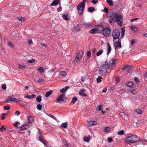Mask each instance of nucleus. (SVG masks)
<instances>
[{
  "mask_svg": "<svg viewBox=\"0 0 147 147\" xmlns=\"http://www.w3.org/2000/svg\"><path fill=\"white\" fill-rule=\"evenodd\" d=\"M62 17L65 20L67 21L69 20V18H68V16L67 14H64L62 16Z\"/></svg>",
  "mask_w": 147,
  "mask_h": 147,
  "instance_id": "obj_34",
  "label": "nucleus"
},
{
  "mask_svg": "<svg viewBox=\"0 0 147 147\" xmlns=\"http://www.w3.org/2000/svg\"><path fill=\"white\" fill-rule=\"evenodd\" d=\"M116 61L115 58H113L108 61L106 60L105 62L106 64L108 69L111 70V71L108 72V73H110L112 70L115 68L116 65L115 62Z\"/></svg>",
  "mask_w": 147,
  "mask_h": 147,
  "instance_id": "obj_2",
  "label": "nucleus"
},
{
  "mask_svg": "<svg viewBox=\"0 0 147 147\" xmlns=\"http://www.w3.org/2000/svg\"><path fill=\"white\" fill-rule=\"evenodd\" d=\"M21 113L20 111L18 110L15 113V115H17L18 116Z\"/></svg>",
  "mask_w": 147,
  "mask_h": 147,
  "instance_id": "obj_60",
  "label": "nucleus"
},
{
  "mask_svg": "<svg viewBox=\"0 0 147 147\" xmlns=\"http://www.w3.org/2000/svg\"><path fill=\"white\" fill-rule=\"evenodd\" d=\"M103 51L102 49L100 50L96 54V55L97 56L100 55L102 54Z\"/></svg>",
  "mask_w": 147,
  "mask_h": 147,
  "instance_id": "obj_33",
  "label": "nucleus"
},
{
  "mask_svg": "<svg viewBox=\"0 0 147 147\" xmlns=\"http://www.w3.org/2000/svg\"><path fill=\"white\" fill-rule=\"evenodd\" d=\"M38 139L41 142L44 144L46 143V141L45 140H44L42 138H40Z\"/></svg>",
  "mask_w": 147,
  "mask_h": 147,
  "instance_id": "obj_55",
  "label": "nucleus"
},
{
  "mask_svg": "<svg viewBox=\"0 0 147 147\" xmlns=\"http://www.w3.org/2000/svg\"><path fill=\"white\" fill-rule=\"evenodd\" d=\"M4 109L7 110H9L10 109V108L9 106L7 105L4 107Z\"/></svg>",
  "mask_w": 147,
  "mask_h": 147,
  "instance_id": "obj_52",
  "label": "nucleus"
},
{
  "mask_svg": "<svg viewBox=\"0 0 147 147\" xmlns=\"http://www.w3.org/2000/svg\"><path fill=\"white\" fill-rule=\"evenodd\" d=\"M136 42V39H132L131 40V44L132 45H133Z\"/></svg>",
  "mask_w": 147,
  "mask_h": 147,
  "instance_id": "obj_51",
  "label": "nucleus"
},
{
  "mask_svg": "<svg viewBox=\"0 0 147 147\" xmlns=\"http://www.w3.org/2000/svg\"><path fill=\"white\" fill-rule=\"evenodd\" d=\"M113 17L111 16H109V22L111 23L113 22H117V24L120 26H122L123 22L122 17L120 14L119 13H115L113 14Z\"/></svg>",
  "mask_w": 147,
  "mask_h": 147,
  "instance_id": "obj_1",
  "label": "nucleus"
},
{
  "mask_svg": "<svg viewBox=\"0 0 147 147\" xmlns=\"http://www.w3.org/2000/svg\"><path fill=\"white\" fill-rule=\"evenodd\" d=\"M60 75L63 76H65L66 75V73L65 71H62L60 72Z\"/></svg>",
  "mask_w": 147,
  "mask_h": 147,
  "instance_id": "obj_38",
  "label": "nucleus"
},
{
  "mask_svg": "<svg viewBox=\"0 0 147 147\" xmlns=\"http://www.w3.org/2000/svg\"><path fill=\"white\" fill-rule=\"evenodd\" d=\"M44 144L46 147H51V145L47 142H46Z\"/></svg>",
  "mask_w": 147,
  "mask_h": 147,
  "instance_id": "obj_50",
  "label": "nucleus"
},
{
  "mask_svg": "<svg viewBox=\"0 0 147 147\" xmlns=\"http://www.w3.org/2000/svg\"><path fill=\"white\" fill-rule=\"evenodd\" d=\"M86 55L87 56L86 59H88L89 58L91 57V51H88L86 53Z\"/></svg>",
  "mask_w": 147,
  "mask_h": 147,
  "instance_id": "obj_29",
  "label": "nucleus"
},
{
  "mask_svg": "<svg viewBox=\"0 0 147 147\" xmlns=\"http://www.w3.org/2000/svg\"><path fill=\"white\" fill-rule=\"evenodd\" d=\"M113 43L115 48L116 49L117 47H121V43L119 42V37H113Z\"/></svg>",
  "mask_w": 147,
  "mask_h": 147,
  "instance_id": "obj_5",
  "label": "nucleus"
},
{
  "mask_svg": "<svg viewBox=\"0 0 147 147\" xmlns=\"http://www.w3.org/2000/svg\"><path fill=\"white\" fill-rule=\"evenodd\" d=\"M91 3L94 4H96L98 3V1H95V0H92L91 1Z\"/></svg>",
  "mask_w": 147,
  "mask_h": 147,
  "instance_id": "obj_62",
  "label": "nucleus"
},
{
  "mask_svg": "<svg viewBox=\"0 0 147 147\" xmlns=\"http://www.w3.org/2000/svg\"><path fill=\"white\" fill-rule=\"evenodd\" d=\"M42 106L40 104H38L36 107L37 109L39 110H40L42 109Z\"/></svg>",
  "mask_w": 147,
  "mask_h": 147,
  "instance_id": "obj_44",
  "label": "nucleus"
},
{
  "mask_svg": "<svg viewBox=\"0 0 147 147\" xmlns=\"http://www.w3.org/2000/svg\"><path fill=\"white\" fill-rule=\"evenodd\" d=\"M107 55H108L110 53L111 50V47L109 43V42H107Z\"/></svg>",
  "mask_w": 147,
  "mask_h": 147,
  "instance_id": "obj_15",
  "label": "nucleus"
},
{
  "mask_svg": "<svg viewBox=\"0 0 147 147\" xmlns=\"http://www.w3.org/2000/svg\"><path fill=\"white\" fill-rule=\"evenodd\" d=\"M18 19L20 21L22 22L24 21L25 20V18L22 17H18Z\"/></svg>",
  "mask_w": 147,
  "mask_h": 147,
  "instance_id": "obj_48",
  "label": "nucleus"
},
{
  "mask_svg": "<svg viewBox=\"0 0 147 147\" xmlns=\"http://www.w3.org/2000/svg\"><path fill=\"white\" fill-rule=\"evenodd\" d=\"M110 130V127H105L104 130V131L105 132H108Z\"/></svg>",
  "mask_w": 147,
  "mask_h": 147,
  "instance_id": "obj_43",
  "label": "nucleus"
},
{
  "mask_svg": "<svg viewBox=\"0 0 147 147\" xmlns=\"http://www.w3.org/2000/svg\"><path fill=\"white\" fill-rule=\"evenodd\" d=\"M111 32V29L108 27L105 28L103 30V34L106 37L109 36Z\"/></svg>",
  "mask_w": 147,
  "mask_h": 147,
  "instance_id": "obj_8",
  "label": "nucleus"
},
{
  "mask_svg": "<svg viewBox=\"0 0 147 147\" xmlns=\"http://www.w3.org/2000/svg\"><path fill=\"white\" fill-rule=\"evenodd\" d=\"M62 7H60L57 9V10L58 12H60L62 10Z\"/></svg>",
  "mask_w": 147,
  "mask_h": 147,
  "instance_id": "obj_64",
  "label": "nucleus"
},
{
  "mask_svg": "<svg viewBox=\"0 0 147 147\" xmlns=\"http://www.w3.org/2000/svg\"><path fill=\"white\" fill-rule=\"evenodd\" d=\"M88 124L90 126L94 125L97 124V122L95 121H90L88 122Z\"/></svg>",
  "mask_w": 147,
  "mask_h": 147,
  "instance_id": "obj_19",
  "label": "nucleus"
},
{
  "mask_svg": "<svg viewBox=\"0 0 147 147\" xmlns=\"http://www.w3.org/2000/svg\"><path fill=\"white\" fill-rule=\"evenodd\" d=\"M61 126L64 128H66L67 127V122L63 123L61 124Z\"/></svg>",
  "mask_w": 147,
  "mask_h": 147,
  "instance_id": "obj_30",
  "label": "nucleus"
},
{
  "mask_svg": "<svg viewBox=\"0 0 147 147\" xmlns=\"http://www.w3.org/2000/svg\"><path fill=\"white\" fill-rule=\"evenodd\" d=\"M136 112L138 114H141L143 113V111L140 109H137L136 110Z\"/></svg>",
  "mask_w": 147,
  "mask_h": 147,
  "instance_id": "obj_42",
  "label": "nucleus"
},
{
  "mask_svg": "<svg viewBox=\"0 0 147 147\" xmlns=\"http://www.w3.org/2000/svg\"><path fill=\"white\" fill-rule=\"evenodd\" d=\"M84 54V51L83 50H80L77 53V55L81 58L82 57Z\"/></svg>",
  "mask_w": 147,
  "mask_h": 147,
  "instance_id": "obj_17",
  "label": "nucleus"
},
{
  "mask_svg": "<svg viewBox=\"0 0 147 147\" xmlns=\"http://www.w3.org/2000/svg\"><path fill=\"white\" fill-rule=\"evenodd\" d=\"M5 102H6L11 103L12 102H18L17 99L14 98H7L5 100Z\"/></svg>",
  "mask_w": 147,
  "mask_h": 147,
  "instance_id": "obj_10",
  "label": "nucleus"
},
{
  "mask_svg": "<svg viewBox=\"0 0 147 147\" xmlns=\"http://www.w3.org/2000/svg\"><path fill=\"white\" fill-rule=\"evenodd\" d=\"M63 143L65 145V146L66 147H68L69 146V144L67 142V141L65 140L64 141H63Z\"/></svg>",
  "mask_w": 147,
  "mask_h": 147,
  "instance_id": "obj_47",
  "label": "nucleus"
},
{
  "mask_svg": "<svg viewBox=\"0 0 147 147\" xmlns=\"http://www.w3.org/2000/svg\"><path fill=\"white\" fill-rule=\"evenodd\" d=\"M95 8L93 7H90L88 8V11L89 12H93L95 11Z\"/></svg>",
  "mask_w": 147,
  "mask_h": 147,
  "instance_id": "obj_26",
  "label": "nucleus"
},
{
  "mask_svg": "<svg viewBox=\"0 0 147 147\" xmlns=\"http://www.w3.org/2000/svg\"><path fill=\"white\" fill-rule=\"evenodd\" d=\"M129 91L130 92L133 94H136L137 93V91L135 89L131 90H129Z\"/></svg>",
  "mask_w": 147,
  "mask_h": 147,
  "instance_id": "obj_46",
  "label": "nucleus"
},
{
  "mask_svg": "<svg viewBox=\"0 0 147 147\" xmlns=\"http://www.w3.org/2000/svg\"><path fill=\"white\" fill-rule=\"evenodd\" d=\"M85 7V5L80 3L78 5L77 9L78 13L80 15H81L83 14Z\"/></svg>",
  "mask_w": 147,
  "mask_h": 147,
  "instance_id": "obj_6",
  "label": "nucleus"
},
{
  "mask_svg": "<svg viewBox=\"0 0 147 147\" xmlns=\"http://www.w3.org/2000/svg\"><path fill=\"white\" fill-rule=\"evenodd\" d=\"M3 129L4 130L6 131V128L3 125H2L1 126V127L0 128V130L1 131L3 132V130H2V129Z\"/></svg>",
  "mask_w": 147,
  "mask_h": 147,
  "instance_id": "obj_53",
  "label": "nucleus"
},
{
  "mask_svg": "<svg viewBox=\"0 0 147 147\" xmlns=\"http://www.w3.org/2000/svg\"><path fill=\"white\" fill-rule=\"evenodd\" d=\"M38 129V134L37 135V137L38 138V139H39L40 138H42V137L43 135L42 133L40 131V130L39 129Z\"/></svg>",
  "mask_w": 147,
  "mask_h": 147,
  "instance_id": "obj_21",
  "label": "nucleus"
},
{
  "mask_svg": "<svg viewBox=\"0 0 147 147\" xmlns=\"http://www.w3.org/2000/svg\"><path fill=\"white\" fill-rule=\"evenodd\" d=\"M78 100V98L76 97H74L73 98L71 101V103L73 104L75 103L76 101Z\"/></svg>",
  "mask_w": 147,
  "mask_h": 147,
  "instance_id": "obj_28",
  "label": "nucleus"
},
{
  "mask_svg": "<svg viewBox=\"0 0 147 147\" xmlns=\"http://www.w3.org/2000/svg\"><path fill=\"white\" fill-rule=\"evenodd\" d=\"M2 88L4 90H5L7 88L6 85L5 84H3L2 85Z\"/></svg>",
  "mask_w": 147,
  "mask_h": 147,
  "instance_id": "obj_54",
  "label": "nucleus"
},
{
  "mask_svg": "<svg viewBox=\"0 0 147 147\" xmlns=\"http://www.w3.org/2000/svg\"><path fill=\"white\" fill-rule=\"evenodd\" d=\"M128 87H132L133 86V83L131 82H129L126 83Z\"/></svg>",
  "mask_w": 147,
  "mask_h": 147,
  "instance_id": "obj_32",
  "label": "nucleus"
},
{
  "mask_svg": "<svg viewBox=\"0 0 147 147\" xmlns=\"http://www.w3.org/2000/svg\"><path fill=\"white\" fill-rule=\"evenodd\" d=\"M60 0H54L51 3L52 6L57 5L60 3Z\"/></svg>",
  "mask_w": 147,
  "mask_h": 147,
  "instance_id": "obj_13",
  "label": "nucleus"
},
{
  "mask_svg": "<svg viewBox=\"0 0 147 147\" xmlns=\"http://www.w3.org/2000/svg\"><path fill=\"white\" fill-rule=\"evenodd\" d=\"M102 78L100 76L98 77L96 79V81L97 83H99L101 82Z\"/></svg>",
  "mask_w": 147,
  "mask_h": 147,
  "instance_id": "obj_40",
  "label": "nucleus"
},
{
  "mask_svg": "<svg viewBox=\"0 0 147 147\" xmlns=\"http://www.w3.org/2000/svg\"><path fill=\"white\" fill-rule=\"evenodd\" d=\"M7 44L9 46H10L11 48H13L14 47L13 45L10 41H8L7 42Z\"/></svg>",
  "mask_w": 147,
  "mask_h": 147,
  "instance_id": "obj_31",
  "label": "nucleus"
},
{
  "mask_svg": "<svg viewBox=\"0 0 147 147\" xmlns=\"http://www.w3.org/2000/svg\"><path fill=\"white\" fill-rule=\"evenodd\" d=\"M41 95H38L36 98V100L37 102H40L41 100Z\"/></svg>",
  "mask_w": 147,
  "mask_h": 147,
  "instance_id": "obj_36",
  "label": "nucleus"
},
{
  "mask_svg": "<svg viewBox=\"0 0 147 147\" xmlns=\"http://www.w3.org/2000/svg\"><path fill=\"white\" fill-rule=\"evenodd\" d=\"M19 68L20 69H25L27 67L26 66L23 65L19 64Z\"/></svg>",
  "mask_w": 147,
  "mask_h": 147,
  "instance_id": "obj_39",
  "label": "nucleus"
},
{
  "mask_svg": "<svg viewBox=\"0 0 147 147\" xmlns=\"http://www.w3.org/2000/svg\"><path fill=\"white\" fill-rule=\"evenodd\" d=\"M66 99V97L64 94H61L57 98L56 101L57 103H59L61 101H64V100Z\"/></svg>",
  "mask_w": 147,
  "mask_h": 147,
  "instance_id": "obj_7",
  "label": "nucleus"
},
{
  "mask_svg": "<svg viewBox=\"0 0 147 147\" xmlns=\"http://www.w3.org/2000/svg\"><path fill=\"white\" fill-rule=\"evenodd\" d=\"M104 11L106 13H108L109 12L108 8H107V7H105L104 8Z\"/></svg>",
  "mask_w": 147,
  "mask_h": 147,
  "instance_id": "obj_61",
  "label": "nucleus"
},
{
  "mask_svg": "<svg viewBox=\"0 0 147 147\" xmlns=\"http://www.w3.org/2000/svg\"><path fill=\"white\" fill-rule=\"evenodd\" d=\"M90 26H92V25L90 22L87 23L84 22H83L82 24V26L84 28H86Z\"/></svg>",
  "mask_w": 147,
  "mask_h": 147,
  "instance_id": "obj_16",
  "label": "nucleus"
},
{
  "mask_svg": "<svg viewBox=\"0 0 147 147\" xmlns=\"http://www.w3.org/2000/svg\"><path fill=\"white\" fill-rule=\"evenodd\" d=\"M124 133V131L123 130H121L118 132V134L119 135H121L123 134Z\"/></svg>",
  "mask_w": 147,
  "mask_h": 147,
  "instance_id": "obj_45",
  "label": "nucleus"
},
{
  "mask_svg": "<svg viewBox=\"0 0 147 147\" xmlns=\"http://www.w3.org/2000/svg\"><path fill=\"white\" fill-rule=\"evenodd\" d=\"M131 29L132 30L135 31L137 32L138 30V28L136 26L132 25L130 26Z\"/></svg>",
  "mask_w": 147,
  "mask_h": 147,
  "instance_id": "obj_20",
  "label": "nucleus"
},
{
  "mask_svg": "<svg viewBox=\"0 0 147 147\" xmlns=\"http://www.w3.org/2000/svg\"><path fill=\"white\" fill-rule=\"evenodd\" d=\"M140 138L136 135H132L130 136L126 137L125 142L128 144L133 143L138 141Z\"/></svg>",
  "mask_w": 147,
  "mask_h": 147,
  "instance_id": "obj_3",
  "label": "nucleus"
},
{
  "mask_svg": "<svg viewBox=\"0 0 147 147\" xmlns=\"http://www.w3.org/2000/svg\"><path fill=\"white\" fill-rule=\"evenodd\" d=\"M81 58V57L76 55L74 60V63H77L80 60Z\"/></svg>",
  "mask_w": 147,
  "mask_h": 147,
  "instance_id": "obj_25",
  "label": "nucleus"
},
{
  "mask_svg": "<svg viewBox=\"0 0 147 147\" xmlns=\"http://www.w3.org/2000/svg\"><path fill=\"white\" fill-rule=\"evenodd\" d=\"M87 0H83V1L80 3L85 5V3L87 1Z\"/></svg>",
  "mask_w": 147,
  "mask_h": 147,
  "instance_id": "obj_63",
  "label": "nucleus"
},
{
  "mask_svg": "<svg viewBox=\"0 0 147 147\" xmlns=\"http://www.w3.org/2000/svg\"><path fill=\"white\" fill-rule=\"evenodd\" d=\"M98 29L95 28L91 29L90 31V32L92 34H94L96 33H98Z\"/></svg>",
  "mask_w": 147,
  "mask_h": 147,
  "instance_id": "obj_12",
  "label": "nucleus"
},
{
  "mask_svg": "<svg viewBox=\"0 0 147 147\" xmlns=\"http://www.w3.org/2000/svg\"><path fill=\"white\" fill-rule=\"evenodd\" d=\"M106 2L110 6H112L113 5V3L112 0H107Z\"/></svg>",
  "mask_w": 147,
  "mask_h": 147,
  "instance_id": "obj_27",
  "label": "nucleus"
},
{
  "mask_svg": "<svg viewBox=\"0 0 147 147\" xmlns=\"http://www.w3.org/2000/svg\"><path fill=\"white\" fill-rule=\"evenodd\" d=\"M53 91L51 90L50 91H48L47 92L45 96L46 97H47L49 96L50 95H51L53 93Z\"/></svg>",
  "mask_w": 147,
  "mask_h": 147,
  "instance_id": "obj_24",
  "label": "nucleus"
},
{
  "mask_svg": "<svg viewBox=\"0 0 147 147\" xmlns=\"http://www.w3.org/2000/svg\"><path fill=\"white\" fill-rule=\"evenodd\" d=\"M129 67V66L127 65H125L124 66H123V69H122V70L123 71L125 69H127L128 67Z\"/></svg>",
  "mask_w": 147,
  "mask_h": 147,
  "instance_id": "obj_58",
  "label": "nucleus"
},
{
  "mask_svg": "<svg viewBox=\"0 0 147 147\" xmlns=\"http://www.w3.org/2000/svg\"><path fill=\"white\" fill-rule=\"evenodd\" d=\"M90 138V136H88L87 137H85L84 139V141L86 142H89L90 141L89 140Z\"/></svg>",
  "mask_w": 147,
  "mask_h": 147,
  "instance_id": "obj_35",
  "label": "nucleus"
},
{
  "mask_svg": "<svg viewBox=\"0 0 147 147\" xmlns=\"http://www.w3.org/2000/svg\"><path fill=\"white\" fill-rule=\"evenodd\" d=\"M120 34V32L119 29H114L112 34L113 37H119Z\"/></svg>",
  "mask_w": 147,
  "mask_h": 147,
  "instance_id": "obj_9",
  "label": "nucleus"
},
{
  "mask_svg": "<svg viewBox=\"0 0 147 147\" xmlns=\"http://www.w3.org/2000/svg\"><path fill=\"white\" fill-rule=\"evenodd\" d=\"M69 88V86H66L65 87L62 88L60 89V92L61 93H63L65 91L67 90Z\"/></svg>",
  "mask_w": 147,
  "mask_h": 147,
  "instance_id": "obj_23",
  "label": "nucleus"
},
{
  "mask_svg": "<svg viewBox=\"0 0 147 147\" xmlns=\"http://www.w3.org/2000/svg\"><path fill=\"white\" fill-rule=\"evenodd\" d=\"M28 42L29 44L31 46L33 44V42L31 39H29Z\"/></svg>",
  "mask_w": 147,
  "mask_h": 147,
  "instance_id": "obj_59",
  "label": "nucleus"
},
{
  "mask_svg": "<svg viewBox=\"0 0 147 147\" xmlns=\"http://www.w3.org/2000/svg\"><path fill=\"white\" fill-rule=\"evenodd\" d=\"M107 140L108 142L111 143L113 141V140L112 138L109 137L107 138Z\"/></svg>",
  "mask_w": 147,
  "mask_h": 147,
  "instance_id": "obj_56",
  "label": "nucleus"
},
{
  "mask_svg": "<svg viewBox=\"0 0 147 147\" xmlns=\"http://www.w3.org/2000/svg\"><path fill=\"white\" fill-rule=\"evenodd\" d=\"M38 70L40 73H42L44 71L43 69L41 67H38Z\"/></svg>",
  "mask_w": 147,
  "mask_h": 147,
  "instance_id": "obj_41",
  "label": "nucleus"
},
{
  "mask_svg": "<svg viewBox=\"0 0 147 147\" xmlns=\"http://www.w3.org/2000/svg\"><path fill=\"white\" fill-rule=\"evenodd\" d=\"M36 97V96L35 94H32L31 95H29L28 94H27L24 97L25 98H27L28 99H30L32 98H34Z\"/></svg>",
  "mask_w": 147,
  "mask_h": 147,
  "instance_id": "obj_18",
  "label": "nucleus"
},
{
  "mask_svg": "<svg viewBox=\"0 0 147 147\" xmlns=\"http://www.w3.org/2000/svg\"><path fill=\"white\" fill-rule=\"evenodd\" d=\"M102 65L100 66L98 70V74L101 76H105V74L108 73V67L105 63L102 64Z\"/></svg>",
  "mask_w": 147,
  "mask_h": 147,
  "instance_id": "obj_4",
  "label": "nucleus"
},
{
  "mask_svg": "<svg viewBox=\"0 0 147 147\" xmlns=\"http://www.w3.org/2000/svg\"><path fill=\"white\" fill-rule=\"evenodd\" d=\"M85 91V90L84 89H82L80 90L79 91V94L83 96H87V94L84 93V91Z\"/></svg>",
  "mask_w": 147,
  "mask_h": 147,
  "instance_id": "obj_14",
  "label": "nucleus"
},
{
  "mask_svg": "<svg viewBox=\"0 0 147 147\" xmlns=\"http://www.w3.org/2000/svg\"><path fill=\"white\" fill-rule=\"evenodd\" d=\"M134 80L136 83L137 84H138L139 82H140L138 80V78L136 77H135L134 78Z\"/></svg>",
  "mask_w": 147,
  "mask_h": 147,
  "instance_id": "obj_57",
  "label": "nucleus"
},
{
  "mask_svg": "<svg viewBox=\"0 0 147 147\" xmlns=\"http://www.w3.org/2000/svg\"><path fill=\"white\" fill-rule=\"evenodd\" d=\"M34 120V119L32 116H30L28 118V122L30 123H32Z\"/></svg>",
  "mask_w": 147,
  "mask_h": 147,
  "instance_id": "obj_22",
  "label": "nucleus"
},
{
  "mask_svg": "<svg viewBox=\"0 0 147 147\" xmlns=\"http://www.w3.org/2000/svg\"><path fill=\"white\" fill-rule=\"evenodd\" d=\"M125 32V28H122L121 31V36L123 37Z\"/></svg>",
  "mask_w": 147,
  "mask_h": 147,
  "instance_id": "obj_37",
  "label": "nucleus"
},
{
  "mask_svg": "<svg viewBox=\"0 0 147 147\" xmlns=\"http://www.w3.org/2000/svg\"><path fill=\"white\" fill-rule=\"evenodd\" d=\"M35 60L34 59H32L28 61V63H33L35 62Z\"/></svg>",
  "mask_w": 147,
  "mask_h": 147,
  "instance_id": "obj_49",
  "label": "nucleus"
},
{
  "mask_svg": "<svg viewBox=\"0 0 147 147\" xmlns=\"http://www.w3.org/2000/svg\"><path fill=\"white\" fill-rule=\"evenodd\" d=\"M30 128V126L27 124L23 125L22 126L19 127V128L21 129L22 130H26Z\"/></svg>",
  "mask_w": 147,
  "mask_h": 147,
  "instance_id": "obj_11",
  "label": "nucleus"
}]
</instances>
